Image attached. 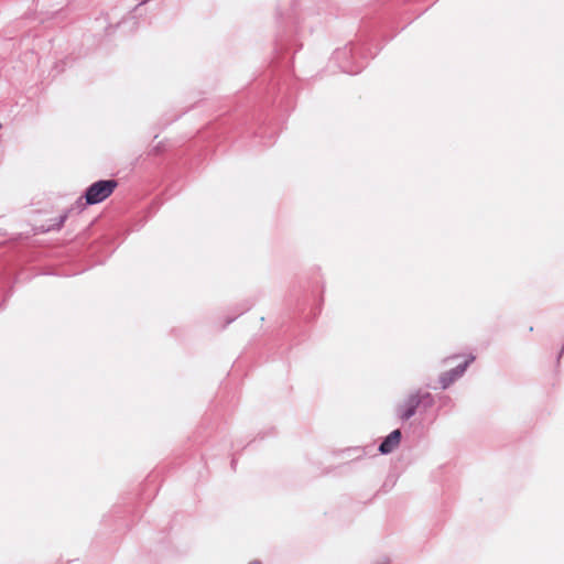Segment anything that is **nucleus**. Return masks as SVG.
Masks as SVG:
<instances>
[{
  "mask_svg": "<svg viewBox=\"0 0 564 564\" xmlns=\"http://www.w3.org/2000/svg\"><path fill=\"white\" fill-rule=\"evenodd\" d=\"M118 187L116 180H101L93 183L85 192L87 205H95L106 200Z\"/></svg>",
  "mask_w": 564,
  "mask_h": 564,
  "instance_id": "nucleus-1",
  "label": "nucleus"
},
{
  "mask_svg": "<svg viewBox=\"0 0 564 564\" xmlns=\"http://www.w3.org/2000/svg\"><path fill=\"white\" fill-rule=\"evenodd\" d=\"M400 441L401 432L399 430H394L381 443L379 451L382 454H389L399 446Z\"/></svg>",
  "mask_w": 564,
  "mask_h": 564,
  "instance_id": "nucleus-4",
  "label": "nucleus"
},
{
  "mask_svg": "<svg viewBox=\"0 0 564 564\" xmlns=\"http://www.w3.org/2000/svg\"><path fill=\"white\" fill-rule=\"evenodd\" d=\"M420 404V399L416 394L410 395L403 404L399 406V415L403 420L410 419L414 413L416 408Z\"/></svg>",
  "mask_w": 564,
  "mask_h": 564,
  "instance_id": "nucleus-3",
  "label": "nucleus"
},
{
  "mask_svg": "<svg viewBox=\"0 0 564 564\" xmlns=\"http://www.w3.org/2000/svg\"><path fill=\"white\" fill-rule=\"evenodd\" d=\"M65 218H66L65 216H62V217L59 218V220H58V223H57V225H56V228H57V229H58V228H61V227L63 226V224H64V221H65Z\"/></svg>",
  "mask_w": 564,
  "mask_h": 564,
  "instance_id": "nucleus-5",
  "label": "nucleus"
},
{
  "mask_svg": "<svg viewBox=\"0 0 564 564\" xmlns=\"http://www.w3.org/2000/svg\"><path fill=\"white\" fill-rule=\"evenodd\" d=\"M474 359L475 357H470L463 365H457L456 368L452 369L448 372H445L441 377L442 388L446 389L451 383H453L457 378H459L466 370L469 362H471Z\"/></svg>",
  "mask_w": 564,
  "mask_h": 564,
  "instance_id": "nucleus-2",
  "label": "nucleus"
},
{
  "mask_svg": "<svg viewBox=\"0 0 564 564\" xmlns=\"http://www.w3.org/2000/svg\"><path fill=\"white\" fill-rule=\"evenodd\" d=\"M250 564H261L260 562H251Z\"/></svg>",
  "mask_w": 564,
  "mask_h": 564,
  "instance_id": "nucleus-6",
  "label": "nucleus"
}]
</instances>
